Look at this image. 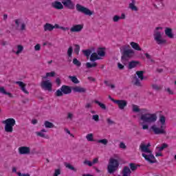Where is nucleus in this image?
<instances>
[{
	"mask_svg": "<svg viewBox=\"0 0 176 176\" xmlns=\"http://www.w3.org/2000/svg\"><path fill=\"white\" fill-rule=\"evenodd\" d=\"M72 93V88L68 85H62V87L56 90L55 95L56 97H63V96L71 94Z\"/></svg>",
	"mask_w": 176,
	"mask_h": 176,
	"instance_id": "4",
	"label": "nucleus"
},
{
	"mask_svg": "<svg viewBox=\"0 0 176 176\" xmlns=\"http://www.w3.org/2000/svg\"><path fill=\"white\" fill-rule=\"evenodd\" d=\"M94 102L95 104H97V105H98L101 108V109H103L104 111H105V109H107V106L105 105V104L102 103L101 102H100L97 100H95L94 101Z\"/></svg>",
	"mask_w": 176,
	"mask_h": 176,
	"instance_id": "27",
	"label": "nucleus"
},
{
	"mask_svg": "<svg viewBox=\"0 0 176 176\" xmlns=\"http://www.w3.org/2000/svg\"><path fill=\"white\" fill-rule=\"evenodd\" d=\"M74 53L76 56H79V52H80V46L78 44L74 45Z\"/></svg>",
	"mask_w": 176,
	"mask_h": 176,
	"instance_id": "38",
	"label": "nucleus"
},
{
	"mask_svg": "<svg viewBox=\"0 0 176 176\" xmlns=\"http://www.w3.org/2000/svg\"><path fill=\"white\" fill-rule=\"evenodd\" d=\"M36 134L38 137H41V138H49L48 135H46L45 133H43V132H41V131L39 132H36Z\"/></svg>",
	"mask_w": 176,
	"mask_h": 176,
	"instance_id": "41",
	"label": "nucleus"
},
{
	"mask_svg": "<svg viewBox=\"0 0 176 176\" xmlns=\"http://www.w3.org/2000/svg\"><path fill=\"white\" fill-rule=\"evenodd\" d=\"M18 151L19 155H30L31 153V148L28 146H21Z\"/></svg>",
	"mask_w": 176,
	"mask_h": 176,
	"instance_id": "13",
	"label": "nucleus"
},
{
	"mask_svg": "<svg viewBox=\"0 0 176 176\" xmlns=\"http://www.w3.org/2000/svg\"><path fill=\"white\" fill-rule=\"evenodd\" d=\"M166 148H168V144L164 143L161 145V146L157 147V149L160 151V152H162L164 149H166Z\"/></svg>",
	"mask_w": 176,
	"mask_h": 176,
	"instance_id": "43",
	"label": "nucleus"
},
{
	"mask_svg": "<svg viewBox=\"0 0 176 176\" xmlns=\"http://www.w3.org/2000/svg\"><path fill=\"white\" fill-rule=\"evenodd\" d=\"M76 9L77 12L82 13L83 14H85V16H91L93 14V12H91V10L79 3L76 5Z\"/></svg>",
	"mask_w": 176,
	"mask_h": 176,
	"instance_id": "5",
	"label": "nucleus"
},
{
	"mask_svg": "<svg viewBox=\"0 0 176 176\" xmlns=\"http://www.w3.org/2000/svg\"><path fill=\"white\" fill-rule=\"evenodd\" d=\"M56 83L58 85V86H60V85H61V80H60L59 78H57L56 80Z\"/></svg>",
	"mask_w": 176,
	"mask_h": 176,
	"instance_id": "62",
	"label": "nucleus"
},
{
	"mask_svg": "<svg viewBox=\"0 0 176 176\" xmlns=\"http://www.w3.org/2000/svg\"><path fill=\"white\" fill-rule=\"evenodd\" d=\"M122 176H131V170L129 166H124L122 172Z\"/></svg>",
	"mask_w": 176,
	"mask_h": 176,
	"instance_id": "20",
	"label": "nucleus"
},
{
	"mask_svg": "<svg viewBox=\"0 0 176 176\" xmlns=\"http://www.w3.org/2000/svg\"><path fill=\"white\" fill-rule=\"evenodd\" d=\"M119 20H120V16L118 15H114L113 17V21L114 23H118V21H119Z\"/></svg>",
	"mask_w": 176,
	"mask_h": 176,
	"instance_id": "51",
	"label": "nucleus"
},
{
	"mask_svg": "<svg viewBox=\"0 0 176 176\" xmlns=\"http://www.w3.org/2000/svg\"><path fill=\"white\" fill-rule=\"evenodd\" d=\"M165 34L168 38H170V39H173L174 38V34H173V30L169 28H166L165 30Z\"/></svg>",
	"mask_w": 176,
	"mask_h": 176,
	"instance_id": "21",
	"label": "nucleus"
},
{
	"mask_svg": "<svg viewBox=\"0 0 176 176\" xmlns=\"http://www.w3.org/2000/svg\"><path fill=\"white\" fill-rule=\"evenodd\" d=\"M23 50H24V47H23V45H17V51L16 52V54H20V53H21Z\"/></svg>",
	"mask_w": 176,
	"mask_h": 176,
	"instance_id": "44",
	"label": "nucleus"
},
{
	"mask_svg": "<svg viewBox=\"0 0 176 176\" xmlns=\"http://www.w3.org/2000/svg\"><path fill=\"white\" fill-rule=\"evenodd\" d=\"M69 79H70L73 83H75V85H78V83H79V80L75 76H69Z\"/></svg>",
	"mask_w": 176,
	"mask_h": 176,
	"instance_id": "33",
	"label": "nucleus"
},
{
	"mask_svg": "<svg viewBox=\"0 0 176 176\" xmlns=\"http://www.w3.org/2000/svg\"><path fill=\"white\" fill-rule=\"evenodd\" d=\"M130 45L131 47L134 49V50H138V52H141V50H142V49H141V47H140L139 43L132 41L130 43Z\"/></svg>",
	"mask_w": 176,
	"mask_h": 176,
	"instance_id": "22",
	"label": "nucleus"
},
{
	"mask_svg": "<svg viewBox=\"0 0 176 176\" xmlns=\"http://www.w3.org/2000/svg\"><path fill=\"white\" fill-rule=\"evenodd\" d=\"M139 149L141 152H144L143 153H151L152 151L149 148H147L146 145L144 143H141L139 147Z\"/></svg>",
	"mask_w": 176,
	"mask_h": 176,
	"instance_id": "18",
	"label": "nucleus"
},
{
	"mask_svg": "<svg viewBox=\"0 0 176 176\" xmlns=\"http://www.w3.org/2000/svg\"><path fill=\"white\" fill-rule=\"evenodd\" d=\"M134 56V50L131 49L124 50L122 52V60H129Z\"/></svg>",
	"mask_w": 176,
	"mask_h": 176,
	"instance_id": "8",
	"label": "nucleus"
},
{
	"mask_svg": "<svg viewBox=\"0 0 176 176\" xmlns=\"http://www.w3.org/2000/svg\"><path fill=\"white\" fill-rule=\"evenodd\" d=\"M98 163V158H94L92 162V165Z\"/></svg>",
	"mask_w": 176,
	"mask_h": 176,
	"instance_id": "64",
	"label": "nucleus"
},
{
	"mask_svg": "<svg viewBox=\"0 0 176 176\" xmlns=\"http://www.w3.org/2000/svg\"><path fill=\"white\" fill-rule=\"evenodd\" d=\"M56 76V72H51L46 73V75L43 77V79H46L47 78H53Z\"/></svg>",
	"mask_w": 176,
	"mask_h": 176,
	"instance_id": "31",
	"label": "nucleus"
},
{
	"mask_svg": "<svg viewBox=\"0 0 176 176\" xmlns=\"http://www.w3.org/2000/svg\"><path fill=\"white\" fill-rule=\"evenodd\" d=\"M84 164H87V166H89V167H91V166H93V164L91 162L89 161V160H85L84 161Z\"/></svg>",
	"mask_w": 176,
	"mask_h": 176,
	"instance_id": "55",
	"label": "nucleus"
},
{
	"mask_svg": "<svg viewBox=\"0 0 176 176\" xmlns=\"http://www.w3.org/2000/svg\"><path fill=\"white\" fill-rule=\"evenodd\" d=\"M73 64L76 65V67H80V65H82V63H80V61H79L76 58L73 59Z\"/></svg>",
	"mask_w": 176,
	"mask_h": 176,
	"instance_id": "42",
	"label": "nucleus"
},
{
	"mask_svg": "<svg viewBox=\"0 0 176 176\" xmlns=\"http://www.w3.org/2000/svg\"><path fill=\"white\" fill-rule=\"evenodd\" d=\"M97 60H100V56H98V54H97L96 52L92 53L90 56V61L94 63V61H97Z\"/></svg>",
	"mask_w": 176,
	"mask_h": 176,
	"instance_id": "23",
	"label": "nucleus"
},
{
	"mask_svg": "<svg viewBox=\"0 0 176 176\" xmlns=\"http://www.w3.org/2000/svg\"><path fill=\"white\" fill-rule=\"evenodd\" d=\"M138 64H140V62L138 61H131L129 64V69H133V68H135Z\"/></svg>",
	"mask_w": 176,
	"mask_h": 176,
	"instance_id": "25",
	"label": "nucleus"
},
{
	"mask_svg": "<svg viewBox=\"0 0 176 176\" xmlns=\"http://www.w3.org/2000/svg\"><path fill=\"white\" fill-rule=\"evenodd\" d=\"M165 129L166 126H164L163 128H162V126L160 128H158L157 126H156V125H153L151 126V130H153V133L156 135L166 134V131L164 130Z\"/></svg>",
	"mask_w": 176,
	"mask_h": 176,
	"instance_id": "11",
	"label": "nucleus"
},
{
	"mask_svg": "<svg viewBox=\"0 0 176 176\" xmlns=\"http://www.w3.org/2000/svg\"><path fill=\"white\" fill-rule=\"evenodd\" d=\"M107 122L108 124H115V122L113 120H111V118H107Z\"/></svg>",
	"mask_w": 176,
	"mask_h": 176,
	"instance_id": "58",
	"label": "nucleus"
},
{
	"mask_svg": "<svg viewBox=\"0 0 176 176\" xmlns=\"http://www.w3.org/2000/svg\"><path fill=\"white\" fill-rule=\"evenodd\" d=\"M96 67H97V63L94 62L93 63H89L87 62L86 63V67L87 68H96Z\"/></svg>",
	"mask_w": 176,
	"mask_h": 176,
	"instance_id": "35",
	"label": "nucleus"
},
{
	"mask_svg": "<svg viewBox=\"0 0 176 176\" xmlns=\"http://www.w3.org/2000/svg\"><path fill=\"white\" fill-rule=\"evenodd\" d=\"M111 101H113V102L118 105L119 109L123 110L124 109V108H126V107H127V101L124 100L111 99Z\"/></svg>",
	"mask_w": 176,
	"mask_h": 176,
	"instance_id": "10",
	"label": "nucleus"
},
{
	"mask_svg": "<svg viewBox=\"0 0 176 176\" xmlns=\"http://www.w3.org/2000/svg\"><path fill=\"white\" fill-rule=\"evenodd\" d=\"M129 167L132 171H135L138 167H140V166L139 164H135V163H130Z\"/></svg>",
	"mask_w": 176,
	"mask_h": 176,
	"instance_id": "30",
	"label": "nucleus"
},
{
	"mask_svg": "<svg viewBox=\"0 0 176 176\" xmlns=\"http://www.w3.org/2000/svg\"><path fill=\"white\" fill-rule=\"evenodd\" d=\"M54 28H58L59 30H62V31H69V27L60 26V25H58V24H55L54 25H53V30Z\"/></svg>",
	"mask_w": 176,
	"mask_h": 176,
	"instance_id": "24",
	"label": "nucleus"
},
{
	"mask_svg": "<svg viewBox=\"0 0 176 176\" xmlns=\"http://www.w3.org/2000/svg\"><path fill=\"white\" fill-rule=\"evenodd\" d=\"M92 107H93V105L91 104V103H87L85 104L86 109H89V108H91Z\"/></svg>",
	"mask_w": 176,
	"mask_h": 176,
	"instance_id": "61",
	"label": "nucleus"
},
{
	"mask_svg": "<svg viewBox=\"0 0 176 176\" xmlns=\"http://www.w3.org/2000/svg\"><path fill=\"white\" fill-rule=\"evenodd\" d=\"M52 6L54 9H57L58 10H61L62 9H64V4L63 5V3L56 1L52 3Z\"/></svg>",
	"mask_w": 176,
	"mask_h": 176,
	"instance_id": "17",
	"label": "nucleus"
},
{
	"mask_svg": "<svg viewBox=\"0 0 176 176\" xmlns=\"http://www.w3.org/2000/svg\"><path fill=\"white\" fill-rule=\"evenodd\" d=\"M166 91L168 93V94H174V91H173L170 88H167Z\"/></svg>",
	"mask_w": 176,
	"mask_h": 176,
	"instance_id": "63",
	"label": "nucleus"
},
{
	"mask_svg": "<svg viewBox=\"0 0 176 176\" xmlns=\"http://www.w3.org/2000/svg\"><path fill=\"white\" fill-rule=\"evenodd\" d=\"M44 126L46 127V129H53V127H54V124L49 121H45Z\"/></svg>",
	"mask_w": 176,
	"mask_h": 176,
	"instance_id": "34",
	"label": "nucleus"
},
{
	"mask_svg": "<svg viewBox=\"0 0 176 176\" xmlns=\"http://www.w3.org/2000/svg\"><path fill=\"white\" fill-rule=\"evenodd\" d=\"M5 124L4 130L6 133H13V126L16 124V120L14 118H8L3 121Z\"/></svg>",
	"mask_w": 176,
	"mask_h": 176,
	"instance_id": "3",
	"label": "nucleus"
},
{
	"mask_svg": "<svg viewBox=\"0 0 176 176\" xmlns=\"http://www.w3.org/2000/svg\"><path fill=\"white\" fill-rule=\"evenodd\" d=\"M72 91H74V93H86L87 89L85 87L76 86L72 87Z\"/></svg>",
	"mask_w": 176,
	"mask_h": 176,
	"instance_id": "19",
	"label": "nucleus"
},
{
	"mask_svg": "<svg viewBox=\"0 0 176 176\" xmlns=\"http://www.w3.org/2000/svg\"><path fill=\"white\" fill-rule=\"evenodd\" d=\"M118 67L120 69H124V65H122L120 63H118Z\"/></svg>",
	"mask_w": 176,
	"mask_h": 176,
	"instance_id": "60",
	"label": "nucleus"
},
{
	"mask_svg": "<svg viewBox=\"0 0 176 176\" xmlns=\"http://www.w3.org/2000/svg\"><path fill=\"white\" fill-rule=\"evenodd\" d=\"M62 3L65 8H67L70 10H74L75 9V3L72 0H65L62 1Z\"/></svg>",
	"mask_w": 176,
	"mask_h": 176,
	"instance_id": "12",
	"label": "nucleus"
},
{
	"mask_svg": "<svg viewBox=\"0 0 176 176\" xmlns=\"http://www.w3.org/2000/svg\"><path fill=\"white\" fill-rule=\"evenodd\" d=\"M44 31H50L52 32L53 31V25H52L51 23H45L44 25Z\"/></svg>",
	"mask_w": 176,
	"mask_h": 176,
	"instance_id": "26",
	"label": "nucleus"
},
{
	"mask_svg": "<svg viewBox=\"0 0 176 176\" xmlns=\"http://www.w3.org/2000/svg\"><path fill=\"white\" fill-rule=\"evenodd\" d=\"M60 174H61V170H60V169H56L54 176H58Z\"/></svg>",
	"mask_w": 176,
	"mask_h": 176,
	"instance_id": "54",
	"label": "nucleus"
},
{
	"mask_svg": "<svg viewBox=\"0 0 176 176\" xmlns=\"http://www.w3.org/2000/svg\"><path fill=\"white\" fill-rule=\"evenodd\" d=\"M34 50L36 52H39V50H41V44H36L35 46H34Z\"/></svg>",
	"mask_w": 176,
	"mask_h": 176,
	"instance_id": "56",
	"label": "nucleus"
},
{
	"mask_svg": "<svg viewBox=\"0 0 176 176\" xmlns=\"http://www.w3.org/2000/svg\"><path fill=\"white\" fill-rule=\"evenodd\" d=\"M140 112L142 114L140 116V120H142L144 123H155L157 120V116L156 113H149L147 109H141Z\"/></svg>",
	"mask_w": 176,
	"mask_h": 176,
	"instance_id": "1",
	"label": "nucleus"
},
{
	"mask_svg": "<svg viewBox=\"0 0 176 176\" xmlns=\"http://www.w3.org/2000/svg\"><path fill=\"white\" fill-rule=\"evenodd\" d=\"M98 144H102V145H108V140L102 139L98 140Z\"/></svg>",
	"mask_w": 176,
	"mask_h": 176,
	"instance_id": "46",
	"label": "nucleus"
},
{
	"mask_svg": "<svg viewBox=\"0 0 176 176\" xmlns=\"http://www.w3.org/2000/svg\"><path fill=\"white\" fill-rule=\"evenodd\" d=\"M65 167H67V168H69V170H72V171H77L76 168H75V167L71 165V164H66Z\"/></svg>",
	"mask_w": 176,
	"mask_h": 176,
	"instance_id": "45",
	"label": "nucleus"
},
{
	"mask_svg": "<svg viewBox=\"0 0 176 176\" xmlns=\"http://www.w3.org/2000/svg\"><path fill=\"white\" fill-rule=\"evenodd\" d=\"M145 56L146 58H148V60H151V61H153V60H152V56H151V55H149V54L146 53Z\"/></svg>",
	"mask_w": 176,
	"mask_h": 176,
	"instance_id": "59",
	"label": "nucleus"
},
{
	"mask_svg": "<svg viewBox=\"0 0 176 176\" xmlns=\"http://www.w3.org/2000/svg\"><path fill=\"white\" fill-rule=\"evenodd\" d=\"M136 75L138 76L140 80H144V71L136 72Z\"/></svg>",
	"mask_w": 176,
	"mask_h": 176,
	"instance_id": "36",
	"label": "nucleus"
},
{
	"mask_svg": "<svg viewBox=\"0 0 176 176\" xmlns=\"http://www.w3.org/2000/svg\"><path fill=\"white\" fill-rule=\"evenodd\" d=\"M83 30V25L82 24H77L74 25L70 28V32H80Z\"/></svg>",
	"mask_w": 176,
	"mask_h": 176,
	"instance_id": "16",
	"label": "nucleus"
},
{
	"mask_svg": "<svg viewBox=\"0 0 176 176\" xmlns=\"http://www.w3.org/2000/svg\"><path fill=\"white\" fill-rule=\"evenodd\" d=\"M98 56H100V57H104L105 56V52L102 49H100L98 50Z\"/></svg>",
	"mask_w": 176,
	"mask_h": 176,
	"instance_id": "47",
	"label": "nucleus"
},
{
	"mask_svg": "<svg viewBox=\"0 0 176 176\" xmlns=\"http://www.w3.org/2000/svg\"><path fill=\"white\" fill-rule=\"evenodd\" d=\"M67 119L68 120H72V119H74V113H72L71 112L67 113Z\"/></svg>",
	"mask_w": 176,
	"mask_h": 176,
	"instance_id": "50",
	"label": "nucleus"
},
{
	"mask_svg": "<svg viewBox=\"0 0 176 176\" xmlns=\"http://www.w3.org/2000/svg\"><path fill=\"white\" fill-rule=\"evenodd\" d=\"M92 119L94 120H95V122H98V120H100V116H98V115H94L93 116H92Z\"/></svg>",
	"mask_w": 176,
	"mask_h": 176,
	"instance_id": "53",
	"label": "nucleus"
},
{
	"mask_svg": "<svg viewBox=\"0 0 176 176\" xmlns=\"http://www.w3.org/2000/svg\"><path fill=\"white\" fill-rule=\"evenodd\" d=\"M154 39L157 45H164V43H167V41L162 38V33L160 32H155Z\"/></svg>",
	"mask_w": 176,
	"mask_h": 176,
	"instance_id": "7",
	"label": "nucleus"
},
{
	"mask_svg": "<svg viewBox=\"0 0 176 176\" xmlns=\"http://www.w3.org/2000/svg\"><path fill=\"white\" fill-rule=\"evenodd\" d=\"M86 138L87 140V141H89L91 142H93V141H94V135H93V133H89L86 135Z\"/></svg>",
	"mask_w": 176,
	"mask_h": 176,
	"instance_id": "39",
	"label": "nucleus"
},
{
	"mask_svg": "<svg viewBox=\"0 0 176 176\" xmlns=\"http://www.w3.org/2000/svg\"><path fill=\"white\" fill-rule=\"evenodd\" d=\"M129 8L134 12H138V8L135 6L134 0H132V3H129Z\"/></svg>",
	"mask_w": 176,
	"mask_h": 176,
	"instance_id": "32",
	"label": "nucleus"
},
{
	"mask_svg": "<svg viewBox=\"0 0 176 176\" xmlns=\"http://www.w3.org/2000/svg\"><path fill=\"white\" fill-rule=\"evenodd\" d=\"M0 93L2 94H6V96H9L10 98L13 97V95L10 94V92H7L3 87H0Z\"/></svg>",
	"mask_w": 176,
	"mask_h": 176,
	"instance_id": "28",
	"label": "nucleus"
},
{
	"mask_svg": "<svg viewBox=\"0 0 176 176\" xmlns=\"http://www.w3.org/2000/svg\"><path fill=\"white\" fill-rule=\"evenodd\" d=\"M160 122L161 123V129H163L164 127H166L164 124H166V117L164 116H161L160 117Z\"/></svg>",
	"mask_w": 176,
	"mask_h": 176,
	"instance_id": "29",
	"label": "nucleus"
},
{
	"mask_svg": "<svg viewBox=\"0 0 176 176\" xmlns=\"http://www.w3.org/2000/svg\"><path fill=\"white\" fill-rule=\"evenodd\" d=\"M134 85L138 86V87L141 86V82L140 81V79H138V78L135 79V80L134 82Z\"/></svg>",
	"mask_w": 176,
	"mask_h": 176,
	"instance_id": "52",
	"label": "nucleus"
},
{
	"mask_svg": "<svg viewBox=\"0 0 176 176\" xmlns=\"http://www.w3.org/2000/svg\"><path fill=\"white\" fill-rule=\"evenodd\" d=\"M41 87L43 90H48V91H52V87H53V85L50 80H43L41 82Z\"/></svg>",
	"mask_w": 176,
	"mask_h": 176,
	"instance_id": "9",
	"label": "nucleus"
},
{
	"mask_svg": "<svg viewBox=\"0 0 176 176\" xmlns=\"http://www.w3.org/2000/svg\"><path fill=\"white\" fill-rule=\"evenodd\" d=\"M132 108H133V112H140V107H138V105L133 104Z\"/></svg>",
	"mask_w": 176,
	"mask_h": 176,
	"instance_id": "49",
	"label": "nucleus"
},
{
	"mask_svg": "<svg viewBox=\"0 0 176 176\" xmlns=\"http://www.w3.org/2000/svg\"><path fill=\"white\" fill-rule=\"evenodd\" d=\"M152 87H153V90H156L157 91H159V90H162V87L159 86L156 84L153 85Z\"/></svg>",
	"mask_w": 176,
	"mask_h": 176,
	"instance_id": "48",
	"label": "nucleus"
},
{
	"mask_svg": "<svg viewBox=\"0 0 176 176\" xmlns=\"http://www.w3.org/2000/svg\"><path fill=\"white\" fill-rule=\"evenodd\" d=\"M72 53H74V47L72 46L69 47L67 50V56L71 58L72 57Z\"/></svg>",
	"mask_w": 176,
	"mask_h": 176,
	"instance_id": "40",
	"label": "nucleus"
},
{
	"mask_svg": "<svg viewBox=\"0 0 176 176\" xmlns=\"http://www.w3.org/2000/svg\"><path fill=\"white\" fill-rule=\"evenodd\" d=\"M16 85H18L19 86V87L21 88V90L22 91H23V93L25 94H30V92L27 90V89L25 88L27 87V85L25 83H24L22 81H16L15 82Z\"/></svg>",
	"mask_w": 176,
	"mask_h": 176,
	"instance_id": "14",
	"label": "nucleus"
},
{
	"mask_svg": "<svg viewBox=\"0 0 176 176\" xmlns=\"http://www.w3.org/2000/svg\"><path fill=\"white\" fill-rule=\"evenodd\" d=\"M82 53L84 56L89 58V57H90V54H91V50H82Z\"/></svg>",
	"mask_w": 176,
	"mask_h": 176,
	"instance_id": "37",
	"label": "nucleus"
},
{
	"mask_svg": "<svg viewBox=\"0 0 176 176\" xmlns=\"http://www.w3.org/2000/svg\"><path fill=\"white\" fill-rule=\"evenodd\" d=\"M120 148L121 149H126V144L123 142H121L120 143Z\"/></svg>",
	"mask_w": 176,
	"mask_h": 176,
	"instance_id": "57",
	"label": "nucleus"
},
{
	"mask_svg": "<svg viewBox=\"0 0 176 176\" xmlns=\"http://www.w3.org/2000/svg\"><path fill=\"white\" fill-rule=\"evenodd\" d=\"M119 168V161L114 158H110L107 166L109 174H113Z\"/></svg>",
	"mask_w": 176,
	"mask_h": 176,
	"instance_id": "2",
	"label": "nucleus"
},
{
	"mask_svg": "<svg viewBox=\"0 0 176 176\" xmlns=\"http://www.w3.org/2000/svg\"><path fill=\"white\" fill-rule=\"evenodd\" d=\"M16 85H18L19 86V87L21 88V90L22 91H23V93L25 94H30V92L27 90V89L25 88L27 87V85L25 83H24L22 81H16L15 82Z\"/></svg>",
	"mask_w": 176,
	"mask_h": 176,
	"instance_id": "15",
	"label": "nucleus"
},
{
	"mask_svg": "<svg viewBox=\"0 0 176 176\" xmlns=\"http://www.w3.org/2000/svg\"><path fill=\"white\" fill-rule=\"evenodd\" d=\"M142 157H144L145 160L151 164L156 163V158L155 157V155H153V154L152 153V151H151V153H142Z\"/></svg>",
	"mask_w": 176,
	"mask_h": 176,
	"instance_id": "6",
	"label": "nucleus"
}]
</instances>
